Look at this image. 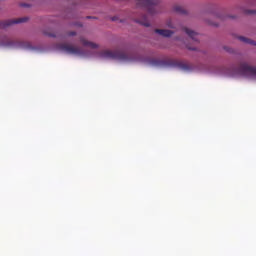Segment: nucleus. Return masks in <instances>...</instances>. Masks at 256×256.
Listing matches in <instances>:
<instances>
[{
  "label": "nucleus",
  "mask_w": 256,
  "mask_h": 256,
  "mask_svg": "<svg viewBox=\"0 0 256 256\" xmlns=\"http://www.w3.org/2000/svg\"><path fill=\"white\" fill-rule=\"evenodd\" d=\"M52 50L58 53H64V55H75L76 57H82L83 59H89L95 57L96 59H114L120 63H144L148 67H157L158 69H172V60H161L150 57H145L136 52H129L126 50H85L77 48L64 43H55L52 45Z\"/></svg>",
  "instance_id": "f257e3e1"
},
{
  "label": "nucleus",
  "mask_w": 256,
  "mask_h": 256,
  "mask_svg": "<svg viewBox=\"0 0 256 256\" xmlns=\"http://www.w3.org/2000/svg\"><path fill=\"white\" fill-rule=\"evenodd\" d=\"M135 7L137 9H142L146 11L147 14L143 12L134 13L132 18L133 23L140 25L141 27H151V22L149 17H157L163 12V7L161 6V0H134Z\"/></svg>",
  "instance_id": "f03ea898"
},
{
  "label": "nucleus",
  "mask_w": 256,
  "mask_h": 256,
  "mask_svg": "<svg viewBox=\"0 0 256 256\" xmlns=\"http://www.w3.org/2000/svg\"><path fill=\"white\" fill-rule=\"evenodd\" d=\"M0 47L2 49H22L31 53H48L49 47L33 45L27 41L11 40L7 36H0Z\"/></svg>",
  "instance_id": "7ed1b4c3"
},
{
  "label": "nucleus",
  "mask_w": 256,
  "mask_h": 256,
  "mask_svg": "<svg viewBox=\"0 0 256 256\" xmlns=\"http://www.w3.org/2000/svg\"><path fill=\"white\" fill-rule=\"evenodd\" d=\"M44 35H46V37H51L53 39H59V41H65L67 37H75V35H77V32L75 31H70V32L58 31L55 33L44 32Z\"/></svg>",
  "instance_id": "20e7f679"
},
{
  "label": "nucleus",
  "mask_w": 256,
  "mask_h": 256,
  "mask_svg": "<svg viewBox=\"0 0 256 256\" xmlns=\"http://www.w3.org/2000/svg\"><path fill=\"white\" fill-rule=\"evenodd\" d=\"M29 21V17H22L16 20H6L0 22V29H7V27H11V25H19L21 23H27Z\"/></svg>",
  "instance_id": "39448f33"
},
{
  "label": "nucleus",
  "mask_w": 256,
  "mask_h": 256,
  "mask_svg": "<svg viewBox=\"0 0 256 256\" xmlns=\"http://www.w3.org/2000/svg\"><path fill=\"white\" fill-rule=\"evenodd\" d=\"M66 19H74V20H79V19H85V17H83V13L78 10V9H73L70 10L67 14H66Z\"/></svg>",
  "instance_id": "423d86ee"
},
{
  "label": "nucleus",
  "mask_w": 256,
  "mask_h": 256,
  "mask_svg": "<svg viewBox=\"0 0 256 256\" xmlns=\"http://www.w3.org/2000/svg\"><path fill=\"white\" fill-rule=\"evenodd\" d=\"M184 33L188 35V37L194 42L199 43V33L195 32L194 30H191L187 27L183 28Z\"/></svg>",
  "instance_id": "0eeeda50"
},
{
  "label": "nucleus",
  "mask_w": 256,
  "mask_h": 256,
  "mask_svg": "<svg viewBox=\"0 0 256 256\" xmlns=\"http://www.w3.org/2000/svg\"><path fill=\"white\" fill-rule=\"evenodd\" d=\"M154 32L157 33V35H161V37H166L167 39H169V37H173L175 34L174 31L167 29H155Z\"/></svg>",
  "instance_id": "6e6552de"
},
{
  "label": "nucleus",
  "mask_w": 256,
  "mask_h": 256,
  "mask_svg": "<svg viewBox=\"0 0 256 256\" xmlns=\"http://www.w3.org/2000/svg\"><path fill=\"white\" fill-rule=\"evenodd\" d=\"M216 19H219L220 21H227V19H236L237 16L235 15H227L223 14L222 12L215 13Z\"/></svg>",
  "instance_id": "1a4fd4ad"
},
{
  "label": "nucleus",
  "mask_w": 256,
  "mask_h": 256,
  "mask_svg": "<svg viewBox=\"0 0 256 256\" xmlns=\"http://www.w3.org/2000/svg\"><path fill=\"white\" fill-rule=\"evenodd\" d=\"M236 38L242 43H245V45H253L256 47V41L252 40L251 38H247L245 36H236Z\"/></svg>",
  "instance_id": "9d476101"
},
{
  "label": "nucleus",
  "mask_w": 256,
  "mask_h": 256,
  "mask_svg": "<svg viewBox=\"0 0 256 256\" xmlns=\"http://www.w3.org/2000/svg\"><path fill=\"white\" fill-rule=\"evenodd\" d=\"M173 11L178 15H187V10L183 9L181 6H174Z\"/></svg>",
  "instance_id": "9b49d317"
},
{
  "label": "nucleus",
  "mask_w": 256,
  "mask_h": 256,
  "mask_svg": "<svg viewBox=\"0 0 256 256\" xmlns=\"http://www.w3.org/2000/svg\"><path fill=\"white\" fill-rule=\"evenodd\" d=\"M82 45H84V47H91V49H97V47H99L96 43L87 40H82Z\"/></svg>",
  "instance_id": "f8f14e48"
},
{
  "label": "nucleus",
  "mask_w": 256,
  "mask_h": 256,
  "mask_svg": "<svg viewBox=\"0 0 256 256\" xmlns=\"http://www.w3.org/2000/svg\"><path fill=\"white\" fill-rule=\"evenodd\" d=\"M110 20L113 22L119 21L120 23H127L126 19H119V16H112V17H110Z\"/></svg>",
  "instance_id": "ddd939ff"
},
{
  "label": "nucleus",
  "mask_w": 256,
  "mask_h": 256,
  "mask_svg": "<svg viewBox=\"0 0 256 256\" xmlns=\"http://www.w3.org/2000/svg\"><path fill=\"white\" fill-rule=\"evenodd\" d=\"M223 49L224 51H226V53H229L230 55H233L235 53V50L229 46H224Z\"/></svg>",
  "instance_id": "4468645a"
},
{
  "label": "nucleus",
  "mask_w": 256,
  "mask_h": 256,
  "mask_svg": "<svg viewBox=\"0 0 256 256\" xmlns=\"http://www.w3.org/2000/svg\"><path fill=\"white\" fill-rule=\"evenodd\" d=\"M166 27H168L169 29H175V24H173L171 20H168L166 22Z\"/></svg>",
  "instance_id": "2eb2a0df"
},
{
  "label": "nucleus",
  "mask_w": 256,
  "mask_h": 256,
  "mask_svg": "<svg viewBox=\"0 0 256 256\" xmlns=\"http://www.w3.org/2000/svg\"><path fill=\"white\" fill-rule=\"evenodd\" d=\"M208 25H211V27H219V23L213 22L212 20H207Z\"/></svg>",
  "instance_id": "dca6fc26"
},
{
  "label": "nucleus",
  "mask_w": 256,
  "mask_h": 256,
  "mask_svg": "<svg viewBox=\"0 0 256 256\" xmlns=\"http://www.w3.org/2000/svg\"><path fill=\"white\" fill-rule=\"evenodd\" d=\"M246 15H256V10H244Z\"/></svg>",
  "instance_id": "f3484780"
},
{
  "label": "nucleus",
  "mask_w": 256,
  "mask_h": 256,
  "mask_svg": "<svg viewBox=\"0 0 256 256\" xmlns=\"http://www.w3.org/2000/svg\"><path fill=\"white\" fill-rule=\"evenodd\" d=\"M248 3V7H254L256 0H246Z\"/></svg>",
  "instance_id": "a211bd4d"
},
{
  "label": "nucleus",
  "mask_w": 256,
  "mask_h": 256,
  "mask_svg": "<svg viewBox=\"0 0 256 256\" xmlns=\"http://www.w3.org/2000/svg\"><path fill=\"white\" fill-rule=\"evenodd\" d=\"M20 7H24V8L29 9V8H31V7H32V5H31V4H29V3H20Z\"/></svg>",
  "instance_id": "6ab92c4d"
},
{
  "label": "nucleus",
  "mask_w": 256,
  "mask_h": 256,
  "mask_svg": "<svg viewBox=\"0 0 256 256\" xmlns=\"http://www.w3.org/2000/svg\"><path fill=\"white\" fill-rule=\"evenodd\" d=\"M72 25L74 27H83V23H81V22H74V23H72Z\"/></svg>",
  "instance_id": "aec40b11"
},
{
  "label": "nucleus",
  "mask_w": 256,
  "mask_h": 256,
  "mask_svg": "<svg viewBox=\"0 0 256 256\" xmlns=\"http://www.w3.org/2000/svg\"><path fill=\"white\" fill-rule=\"evenodd\" d=\"M187 49H188L189 51H197V48L191 47V46H187Z\"/></svg>",
  "instance_id": "412c9836"
},
{
  "label": "nucleus",
  "mask_w": 256,
  "mask_h": 256,
  "mask_svg": "<svg viewBox=\"0 0 256 256\" xmlns=\"http://www.w3.org/2000/svg\"><path fill=\"white\" fill-rule=\"evenodd\" d=\"M85 19H94V20H97L98 18L95 17V16H86Z\"/></svg>",
  "instance_id": "4be33fe9"
},
{
  "label": "nucleus",
  "mask_w": 256,
  "mask_h": 256,
  "mask_svg": "<svg viewBox=\"0 0 256 256\" xmlns=\"http://www.w3.org/2000/svg\"><path fill=\"white\" fill-rule=\"evenodd\" d=\"M180 39H181L180 37H176V41H180Z\"/></svg>",
  "instance_id": "5701e85b"
}]
</instances>
